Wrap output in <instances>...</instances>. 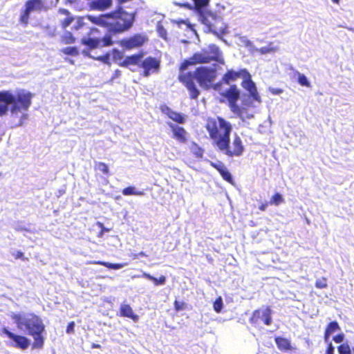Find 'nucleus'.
Instances as JSON below:
<instances>
[{
  "instance_id": "1",
  "label": "nucleus",
  "mask_w": 354,
  "mask_h": 354,
  "mask_svg": "<svg viewBox=\"0 0 354 354\" xmlns=\"http://www.w3.org/2000/svg\"><path fill=\"white\" fill-rule=\"evenodd\" d=\"M220 83L230 85L221 95L227 102L232 113L243 120L253 118L249 109L254 107V103L261 104L262 100L248 71L227 70Z\"/></svg>"
},
{
  "instance_id": "2",
  "label": "nucleus",
  "mask_w": 354,
  "mask_h": 354,
  "mask_svg": "<svg viewBox=\"0 0 354 354\" xmlns=\"http://www.w3.org/2000/svg\"><path fill=\"white\" fill-rule=\"evenodd\" d=\"M204 127L208 133L212 145L218 151L228 157L241 156L243 153L245 147L239 135L234 134L230 145L232 126L224 118L207 117Z\"/></svg>"
},
{
  "instance_id": "3",
  "label": "nucleus",
  "mask_w": 354,
  "mask_h": 354,
  "mask_svg": "<svg viewBox=\"0 0 354 354\" xmlns=\"http://www.w3.org/2000/svg\"><path fill=\"white\" fill-rule=\"evenodd\" d=\"M32 97L33 94L24 89L17 90L15 95L10 91H0V117L7 113L10 105V111L12 116L22 113L17 124L22 126L28 118L26 112L32 104Z\"/></svg>"
},
{
  "instance_id": "4",
  "label": "nucleus",
  "mask_w": 354,
  "mask_h": 354,
  "mask_svg": "<svg viewBox=\"0 0 354 354\" xmlns=\"http://www.w3.org/2000/svg\"><path fill=\"white\" fill-rule=\"evenodd\" d=\"M217 76L215 68L207 66H199L196 68L194 73L186 72L178 75V80L188 90L189 98L196 100L201 94L200 90L197 88L194 79L201 87L205 90L214 88L220 89L221 83L214 84Z\"/></svg>"
},
{
  "instance_id": "5",
  "label": "nucleus",
  "mask_w": 354,
  "mask_h": 354,
  "mask_svg": "<svg viewBox=\"0 0 354 354\" xmlns=\"http://www.w3.org/2000/svg\"><path fill=\"white\" fill-rule=\"evenodd\" d=\"M19 329H25L28 334L32 337L33 349H41L44 344L45 324L42 319L34 313H13L10 315Z\"/></svg>"
},
{
  "instance_id": "6",
  "label": "nucleus",
  "mask_w": 354,
  "mask_h": 354,
  "mask_svg": "<svg viewBox=\"0 0 354 354\" xmlns=\"http://www.w3.org/2000/svg\"><path fill=\"white\" fill-rule=\"evenodd\" d=\"M88 19L95 24L108 28L115 33L129 30L133 25V15L124 11L122 8L106 15L98 17L89 16Z\"/></svg>"
},
{
  "instance_id": "7",
  "label": "nucleus",
  "mask_w": 354,
  "mask_h": 354,
  "mask_svg": "<svg viewBox=\"0 0 354 354\" xmlns=\"http://www.w3.org/2000/svg\"><path fill=\"white\" fill-rule=\"evenodd\" d=\"M222 62L223 58L219 48L215 44H210L207 48L202 49L200 52L194 53L188 59H185L180 65L179 70L185 73L187 67L197 64H207L211 62Z\"/></svg>"
},
{
  "instance_id": "8",
  "label": "nucleus",
  "mask_w": 354,
  "mask_h": 354,
  "mask_svg": "<svg viewBox=\"0 0 354 354\" xmlns=\"http://www.w3.org/2000/svg\"><path fill=\"white\" fill-rule=\"evenodd\" d=\"M202 23L205 26L209 32H212L221 39L227 32V26L223 19L214 13L208 12L202 15Z\"/></svg>"
},
{
  "instance_id": "9",
  "label": "nucleus",
  "mask_w": 354,
  "mask_h": 354,
  "mask_svg": "<svg viewBox=\"0 0 354 354\" xmlns=\"http://www.w3.org/2000/svg\"><path fill=\"white\" fill-rule=\"evenodd\" d=\"M148 41L144 34H135L131 37L123 38L118 44L125 50H130L142 46Z\"/></svg>"
},
{
  "instance_id": "10",
  "label": "nucleus",
  "mask_w": 354,
  "mask_h": 354,
  "mask_svg": "<svg viewBox=\"0 0 354 354\" xmlns=\"http://www.w3.org/2000/svg\"><path fill=\"white\" fill-rule=\"evenodd\" d=\"M44 8L42 0H27L25 3V8L21 11L19 21L24 26H27L30 19V14L34 10L41 11Z\"/></svg>"
},
{
  "instance_id": "11",
  "label": "nucleus",
  "mask_w": 354,
  "mask_h": 354,
  "mask_svg": "<svg viewBox=\"0 0 354 354\" xmlns=\"http://www.w3.org/2000/svg\"><path fill=\"white\" fill-rule=\"evenodd\" d=\"M1 335H4L8 338L12 340V346L15 348H19L21 350H26L30 346V340L28 337L22 335L15 334L9 330L6 327H3L0 330Z\"/></svg>"
},
{
  "instance_id": "12",
  "label": "nucleus",
  "mask_w": 354,
  "mask_h": 354,
  "mask_svg": "<svg viewBox=\"0 0 354 354\" xmlns=\"http://www.w3.org/2000/svg\"><path fill=\"white\" fill-rule=\"evenodd\" d=\"M261 321L266 326L272 324V310L269 306H266L263 310H254L249 319L250 323L254 326L259 324Z\"/></svg>"
},
{
  "instance_id": "13",
  "label": "nucleus",
  "mask_w": 354,
  "mask_h": 354,
  "mask_svg": "<svg viewBox=\"0 0 354 354\" xmlns=\"http://www.w3.org/2000/svg\"><path fill=\"white\" fill-rule=\"evenodd\" d=\"M140 67L143 69L142 75L148 77L152 73H158L160 68V60L151 56L141 61Z\"/></svg>"
},
{
  "instance_id": "14",
  "label": "nucleus",
  "mask_w": 354,
  "mask_h": 354,
  "mask_svg": "<svg viewBox=\"0 0 354 354\" xmlns=\"http://www.w3.org/2000/svg\"><path fill=\"white\" fill-rule=\"evenodd\" d=\"M59 12L66 16V17L60 23L63 29H66L75 19L76 20V24L73 27V30H77L84 26L82 17H77L75 19L71 16L68 10L66 9H60Z\"/></svg>"
},
{
  "instance_id": "15",
  "label": "nucleus",
  "mask_w": 354,
  "mask_h": 354,
  "mask_svg": "<svg viewBox=\"0 0 354 354\" xmlns=\"http://www.w3.org/2000/svg\"><path fill=\"white\" fill-rule=\"evenodd\" d=\"M169 126L172 131L173 138L176 139L178 142L183 144H185L187 142L188 133L184 127L171 123L169 124Z\"/></svg>"
},
{
  "instance_id": "16",
  "label": "nucleus",
  "mask_w": 354,
  "mask_h": 354,
  "mask_svg": "<svg viewBox=\"0 0 354 354\" xmlns=\"http://www.w3.org/2000/svg\"><path fill=\"white\" fill-rule=\"evenodd\" d=\"M144 53L142 51L138 53L126 57L123 61L118 62V65L122 67H129V66H139L141 60L143 58Z\"/></svg>"
},
{
  "instance_id": "17",
  "label": "nucleus",
  "mask_w": 354,
  "mask_h": 354,
  "mask_svg": "<svg viewBox=\"0 0 354 354\" xmlns=\"http://www.w3.org/2000/svg\"><path fill=\"white\" fill-rule=\"evenodd\" d=\"M210 165L216 169L220 175L222 176L223 179L226 182L229 183L231 185H234V180L228 171L225 165L222 162H211Z\"/></svg>"
},
{
  "instance_id": "18",
  "label": "nucleus",
  "mask_w": 354,
  "mask_h": 354,
  "mask_svg": "<svg viewBox=\"0 0 354 354\" xmlns=\"http://www.w3.org/2000/svg\"><path fill=\"white\" fill-rule=\"evenodd\" d=\"M118 316L129 318L134 322H137L139 320V316L135 314L131 306L127 304L120 305Z\"/></svg>"
},
{
  "instance_id": "19",
  "label": "nucleus",
  "mask_w": 354,
  "mask_h": 354,
  "mask_svg": "<svg viewBox=\"0 0 354 354\" xmlns=\"http://www.w3.org/2000/svg\"><path fill=\"white\" fill-rule=\"evenodd\" d=\"M169 118L178 124H184L185 122V116L180 113L172 111L169 107L166 106L163 110Z\"/></svg>"
},
{
  "instance_id": "20",
  "label": "nucleus",
  "mask_w": 354,
  "mask_h": 354,
  "mask_svg": "<svg viewBox=\"0 0 354 354\" xmlns=\"http://www.w3.org/2000/svg\"><path fill=\"white\" fill-rule=\"evenodd\" d=\"M274 341L277 348L281 351L286 352L292 350L290 342L287 338L278 336L274 338Z\"/></svg>"
},
{
  "instance_id": "21",
  "label": "nucleus",
  "mask_w": 354,
  "mask_h": 354,
  "mask_svg": "<svg viewBox=\"0 0 354 354\" xmlns=\"http://www.w3.org/2000/svg\"><path fill=\"white\" fill-rule=\"evenodd\" d=\"M81 44L86 46L89 50L100 48V41L99 38L83 37L81 39Z\"/></svg>"
},
{
  "instance_id": "22",
  "label": "nucleus",
  "mask_w": 354,
  "mask_h": 354,
  "mask_svg": "<svg viewBox=\"0 0 354 354\" xmlns=\"http://www.w3.org/2000/svg\"><path fill=\"white\" fill-rule=\"evenodd\" d=\"M340 327L339 326V324L336 321H333L330 322L324 331V339L325 342H328L329 339V337L332 333H333L335 331L339 330Z\"/></svg>"
},
{
  "instance_id": "23",
  "label": "nucleus",
  "mask_w": 354,
  "mask_h": 354,
  "mask_svg": "<svg viewBox=\"0 0 354 354\" xmlns=\"http://www.w3.org/2000/svg\"><path fill=\"white\" fill-rule=\"evenodd\" d=\"M189 149L193 156L196 159H201L203 157L205 150L196 142H192Z\"/></svg>"
},
{
  "instance_id": "24",
  "label": "nucleus",
  "mask_w": 354,
  "mask_h": 354,
  "mask_svg": "<svg viewBox=\"0 0 354 354\" xmlns=\"http://www.w3.org/2000/svg\"><path fill=\"white\" fill-rule=\"evenodd\" d=\"M111 5V0H92L91 6L93 9L103 10Z\"/></svg>"
},
{
  "instance_id": "25",
  "label": "nucleus",
  "mask_w": 354,
  "mask_h": 354,
  "mask_svg": "<svg viewBox=\"0 0 354 354\" xmlns=\"http://www.w3.org/2000/svg\"><path fill=\"white\" fill-rule=\"evenodd\" d=\"M92 264L103 266L109 269L118 270L127 265V263H113L102 261H94L91 262Z\"/></svg>"
},
{
  "instance_id": "26",
  "label": "nucleus",
  "mask_w": 354,
  "mask_h": 354,
  "mask_svg": "<svg viewBox=\"0 0 354 354\" xmlns=\"http://www.w3.org/2000/svg\"><path fill=\"white\" fill-rule=\"evenodd\" d=\"M142 277L151 281L155 286L163 285L166 281V277L163 275H161L159 278H156L149 273L143 272Z\"/></svg>"
},
{
  "instance_id": "27",
  "label": "nucleus",
  "mask_w": 354,
  "mask_h": 354,
  "mask_svg": "<svg viewBox=\"0 0 354 354\" xmlns=\"http://www.w3.org/2000/svg\"><path fill=\"white\" fill-rule=\"evenodd\" d=\"M122 193L124 196H131V195L143 196L145 194L144 191H138L133 186H129V187L124 188L122 190Z\"/></svg>"
},
{
  "instance_id": "28",
  "label": "nucleus",
  "mask_w": 354,
  "mask_h": 354,
  "mask_svg": "<svg viewBox=\"0 0 354 354\" xmlns=\"http://www.w3.org/2000/svg\"><path fill=\"white\" fill-rule=\"evenodd\" d=\"M94 169L95 171H100L104 175H106V176L110 175L109 168L108 165H106V163H104L103 162H96L95 163Z\"/></svg>"
},
{
  "instance_id": "29",
  "label": "nucleus",
  "mask_w": 354,
  "mask_h": 354,
  "mask_svg": "<svg viewBox=\"0 0 354 354\" xmlns=\"http://www.w3.org/2000/svg\"><path fill=\"white\" fill-rule=\"evenodd\" d=\"M283 202L284 199L282 195L279 192H276L271 196L269 203L270 205L278 206Z\"/></svg>"
},
{
  "instance_id": "30",
  "label": "nucleus",
  "mask_w": 354,
  "mask_h": 354,
  "mask_svg": "<svg viewBox=\"0 0 354 354\" xmlns=\"http://www.w3.org/2000/svg\"><path fill=\"white\" fill-rule=\"evenodd\" d=\"M60 39L61 42L64 44H72L75 42V38L71 32H65Z\"/></svg>"
},
{
  "instance_id": "31",
  "label": "nucleus",
  "mask_w": 354,
  "mask_h": 354,
  "mask_svg": "<svg viewBox=\"0 0 354 354\" xmlns=\"http://www.w3.org/2000/svg\"><path fill=\"white\" fill-rule=\"evenodd\" d=\"M61 52L66 55L77 56L79 55V50L76 46H69L62 48Z\"/></svg>"
},
{
  "instance_id": "32",
  "label": "nucleus",
  "mask_w": 354,
  "mask_h": 354,
  "mask_svg": "<svg viewBox=\"0 0 354 354\" xmlns=\"http://www.w3.org/2000/svg\"><path fill=\"white\" fill-rule=\"evenodd\" d=\"M100 41V48L110 46L113 44L111 35L109 34L105 35L102 39L99 38Z\"/></svg>"
},
{
  "instance_id": "33",
  "label": "nucleus",
  "mask_w": 354,
  "mask_h": 354,
  "mask_svg": "<svg viewBox=\"0 0 354 354\" xmlns=\"http://www.w3.org/2000/svg\"><path fill=\"white\" fill-rule=\"evenodd\" d=\"M296 73L298 76L297 82L301 86L310 87V83L305 75L301 74L299 72H297Z\"/></svg>"
},
{
  "instance_id": "34",
  "label": "nucleus",
  "mask_w": 354,
  "mask_h": 354,
  "mask_svg": "<svg viewBox=\"0 0 354 354\" xmlns=\"http://www.w3.org/2000/svg\"><path fill=\"white\" fill-rule=\"evenodd\" d=\"M112 57H113V61L118 64V62L123 61L124 54L122 51H120L118 49H113Z\"/></svg>"
},
{
  "instance_id": "35",
  "label": "nucleus",
  "mask_w": 354,
  "mask_h": 354,
  "mask_svg": "<svg viewBox=\"0 0 354 354\" xmlns=\"http://www.w3.org/2000/svg\"><path fill=\"white\" fill-rule=\"evenodd\" d=\"M223 307V299L221 297H218L213 304V308L217 313H219Z\"/></svg>"
},
{
  "instance_id": "36",
  "label": "nucleus",
  "mask_w": 354,
  "mask_h": 354,
  "mask_svg": "<svg viewBox=\"0 0 354 354\" xmlns=\"http://www.w3.org/2000/svg\"><path fill=\"white\" fill-rule=\"evenodd\" d=\"M337 351L339 354H351V349L349 345L346 343L342 344L337 346Z\"/></svg>"
},
{
  "instance_id": "37",
  "label": "nucleus",
  "mask_w": 354,
  "mask_h": 354,
  "mask_svg": "<svg viewBox=\"0 0 354 354\" xmlns=\"http://www.w3.org/2000/svg\"><path fill=\"white\" fill-rule=\"evenodd\" d=\"M327 278L325 277H323L319 279H317L315 281V287L319 289H324L327 288L328 283H327Z\"/></svg>"
},
{
  "instance_id": "38",
  "label": "nucleus",
  "mask_w": 354,
  "mask_h": 354,
  "mask_svg": "<svg viewBox=\"0 0 354 354\" xmlns=\"http://www.w3.org/2000/svg\"><path fill=\"white\" fill-rule=\"evenodd\" d=\"M174 306L175 310L178 312L185 309L187 305L184 301L175 300L174 302Z\"/></svg>"
},
{
  "instance_id": "39",
  "label": "nucleus",
  "mask_w": 354,
  "mask_h": 354,
  "mask_svg": "<svg viewBox=\"0 0 354 354\" xmlns=\"http://www.w3.org/2000/svg\"><path fill=\"white\" fill-rule=\"evenodd\" d=\"M197 9L205 7L208 5L209 0H192Z\"/></svg>"
},
{
  "instance_id": "40",
  "label": "nucleus",
  "mask_w": 354,
  "mask_h": 354,
  "mask_svg": "<svg viewBox=\"0 0 354 354\" xmlns=\"http://www.w3.org/2000/svg\"><path fill=\"white\" fill-rule=\"evenodd\" d=\"M75 322L73 321L69 322L66 326V332L68 334H72L74 333L75 330Z\"/></svg>"
},
{
  "instance_id": "41",
  "label": "nucleus",
  "mask_w": 354,
  "mask_h": 354,
  "mask_svg": "<svg viewBox=\"0 0 354 354\" xmlns=\"http://www.w3.org/2000/svg\"><path fill=\"white\" fill-rule=\"evenodd\" d=\"M344 335L342 333H339L333 337V340L336 343H341L344 341Z\"/></svg>"
},
{
  "instance_id": "42",
  "label": "nucleus",
  "mask_w": 354,
  "mask_h": 354,
  "mask_svg": "<svg viewBox=\"0 0 354 354\" xmlns=\"http://www.w3.org/2000/svg\"><path fill=\"white\" fill-rule=\"evenodd\" d=\"M324 354H335V348L331 342L327 344Z\"/></svg>"
},
{
  "instance_id": "43",
  "label": "nucleus",
  "mask_w": 354,
  "mask_h": 354,
  "mask_svg": "<svg viewBox=\"0 0 354 354\" xmlns=\"http://www.w3.org/2000/svg\"><path fill=\"white\" fill-rule=\"evenodd\" d=\"M12 255L15 259H21L23 261L27 260V258L24 257V253L21 251H17L16 252L13 253Z\"/></svg>"
},
{
  "instance_id": "44",
  "label": "nucleus",
  "mask_w": 354,
  "mask_h": 354,
  "mask_svg": "<svg viewBox=\"0 0 354 354\" xmlns=\"http://www.w3.org/2000/svg\"><path fill=\"white\" fill-rule=\"evenodd\" d=\"M268 205H270L269 202H264V203H262L259 207V209L262 211V212H264L266 210Z\"/></svg>"
},
{
  "instance_id": "45",
  "label": "nucleus",
  "mask_w": 354,
  "mask_h": 354,
  "mask_svg": "<svg viewBox=\"0 0 354 354\" xmlns=\"http://www.w3.org/2000/svg\"><path fill=\"white\" fill-rule=\"evenodd\" d=\"M259 51L261 54H266L268 53H270L271 51V49L268 47H261V48H259Z\"/></svg>"
},
{
  "instance_id": "46",
  "label": "nucleus",
  "mask_w": 354,
  "mask_h": 354,
  "mask_svg": "<svg viewBox=\"0 0 354 354\" xmlns=\"http://www.w3.org/2000/svg\"><path fill=\"white\" fill-rule=\"evenodd\" d=\"M97 32H99V30L97 28H91L88 35L90 36V35H93L94 33H97Z\"/></svg>"
},
{
  "instance_id": "47",
  "label": "nucleus",
  "mask_w": 354,
  "mask_h": 354,
  "mask_svg": "<svg viewBox=\"0 0 354 354\" xmlns=\"http://www.w3.org/2000/svg\"><path fill=\"white\" fill-rule=\"evenodd\" d=\"M121 75V71L120 70H115L113 73V78L119 77Z\"/></svg>"
},
{
  "instance_id": "48",
  "label": "nucleus",
  "mask_w": 354,
  "mask_h": 354,
  "mask_svg": "<svg viewBox=\"0 0 354 354\" xmlns=\"http://www.w3.org/2000/svg\"><path fill=\"white\" fill-rule=\"evenodd\" d=\"M138 256H139V257H147V255L144 252H139L138 254Z\"/></svg>"
},
{
  "instance_id": "49",
  "label": "nucleus",
  "mask_w": 354,
  "mask_h": 354,
  "mask_svg": "<svg viewBox=\"0 0 354 354\" xmlns=\"http://www.w3.org/2000/svg\"><path fill=\"white\" fill-rule=\"evenodd\" d=\"M93 348H100L101 346L97 344H93L91 346Z\"/></svg>"
},
{
  "instance_id": "50",
  "label": "nucleus",
  "mask_w": 354,
  "mask_h": 354,
  "mask_svg": "<svg viewBox=\"0 0 354 354\" xmlns=\"http://www.w3.org/2000/svg\"><path fill=\"white\" fill-rule=\"evenodd\" d=\"M109 59V55H107L106 57H99L98 59L100 60H102L104 62H106V60H107Z\"/></svg>"
},
{
  "instance_id": "51",
  "label": "nucleus",
  "mask_w": 354,
  "mask_h": 354,
  "mask_svg": "<svg viewBox=\"0 0 354 354\" xmlns=\"http://www.w3.org/2000/svg\"><path fill=\"white\" fill-rule=\"evenodd\" d=\"M333 3L338 4L339 2V0H332Z\"/></svg>"
},
{
  "instance_id": "52",
  "label": "nucleus",
  "mask_w": 354,
  "mask_h": 354,
  "mask_svg": "<svg viewBox=\"0 0 354 354\" xmlns=\"http://www.w3.org/2000/svg\"><path fill=\"white\" fill-rule=\"evenodd\" d=\"M281 92V90H279L277 91L273 92V93H280Z\"/></svg>"
},
{
  "instance_id": "53",
  "label": "nucleus",
  "mask_w": 354,
  "mask_h": 354,
  "mask_svg": "<svg viewBox=\"0 0 354 354\" xmlns=\"http://www.w3.org/2000/svg\"><path fill=\"white\" fill-rule=\"evenodd\" d=\"M59 1V0H55V3H57Z\"/></svg>"
}]
</instances>
